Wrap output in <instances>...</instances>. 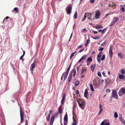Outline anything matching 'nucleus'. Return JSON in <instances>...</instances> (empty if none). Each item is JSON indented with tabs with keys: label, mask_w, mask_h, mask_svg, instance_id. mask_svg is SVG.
<instances>
[{
	"label": "nucleus",
	"mask_w": 125,
	"mask_h": 125,
	"mask_svg": "<svg viewBox=\"0 0 125 125\" xmlns=\"http://www.w3.org/2000/svg\"><path fill=\"white\" fill-rule=\"evenodd\" d=\"M77 102L80 107L82 109H83L84 108L85 105V101L83 99H79L77 100Z\"/></svg>",
	"instance_id": "1"
},
{
	"label": "nucleus",
	"mask_w": 125,
	"mask_h": 125,
	"mask_svg": "<svg viewBox=\"0 0 125 125\" xmlns=\"http://www.w3.org/2000/svg\"><path fill=\"white\" fill-rule=\"evenodd\" d=\"M36 64V61H34L33 63L31 65L30 68V71H31V72L32 74L33 73V70L35 68V66Z\"/></svg>",
	"instance_id": "2"
},
{
	"label": "nucleus",
	"mask_w": 125,
	"mask_h": 125,
	"mask_svg": "<svg viewBox=\"0 0 125 125\" xmlns=\"http://www.w3.org/2000/svg\"><path fill=\"white\" fill-rule=\"evenodd\" d=\"M125 94V89L124 88H122L119 92V95L121 96Z\"/></svg>",
	"instance_id": "3"
},
{
	"label": "nucleus",
	"mask_w": 125,
	"mask_h": 125,
	"mask_svg": "<svg viewBox=\"0 0 125 125\" xmlns=\"http://www.w3.org/2000/svg\"><path fill=\"white\" fill-rule=\"evenodd\" d=\"M112 97L116 99H117L118 98V94L116 91L115 90H113L112 93Z\"/></svg>",
	"instance_id": "4"
},
{
	"label": "nucleus",
	"mask_w": 125,
	"mask_h": 125,
	"mask_svg": "<svg viewBox=\"0 0 125 125\" xmlns=\"http://www.w3.org/2000/svg\"><path fill=\"white\" fill-rule=\"evenodd\" d=\"M67 8H66L67 12L68 14H70L71 12L72 7L71 6H68L67 7Z\"/></svg>",
	"instance_id": "5"
},
{
	"label": "nucleus",
	"mask_w": 125,
	"mask_h": 125,
	"mask_svg": "<svg viewBox=\"0 0 125 125\" xmlns=\"http://www.w3.org/2000/svg\"><path fill=\"white\" fill-rule=\"evenodd\" d=\"M24 114V112H22L21 110V108H20V115L21 117V123H22V121L24 120L23 119V115Z\"/></svg>",
	"instance_id": "6"
},
{
	"label": "nucleus",
	"mask_w": 125,
	"mask_h": 125,
	"mask_svg": "<svg viewBox=\"0 0 125 125\" xmlns=\"http://www.w3.org/2000/svg\"><path fill=\"white\" fill-rule=\"evenodd\" d=\"M73 123H75V122L76 123H77V119L76 116L75 115V114L74 113V112H73Z\"/></svg>",
	"instance_id": "7"
},
{
	"label": "nucleus",
	"mask_w": 125,
	"mask_h": 125,
	"mask_svg": "<svg viewBox=\"0 0 125 125\" xmlns=\"http://www.w3.org/2000/svg\"><path fill=\"white\" fill-rule=\"evenodd\" d=\"M100 13L99 11H97L95 14V19H98L99 18V17L100 16Z\"/></svg>",
	"instance_id": "8"
},
{
	"label": "nucleus",
	"mask_w": 125,
	"mask_h": 125,
	"mask_svg": "<svg viewBox=\"0 0 125 125\" xmlns=\"http://www.w3.org/2000/svg\"><path fill=\"white\" fill-rule=\"evenodd\" d=\"M92 58L91 57H89L87 59V65H88L92 62Z\"/></svg>",
	"instance_id": "9"
},
{
	"label": "nucleus",
	"mask_w": 125,
	"mask_h": 125,
	"mask_svg": "<svg viewBox=\"0 0 125 125\" xmlns=\"http://www.w3.org/2000/svg\"><path fill=\"white\" fill-rule=\"evenodd\" d=\"M113 54L112 48L111 47L109 50V56L111 58L112 57Z\"/></svg>",
	"instance_id": "10"
},
{
	"label": "nucleus",
	"mask_w": 125,
	"mask_h": 125,
	"mask_svg": "<svg viewBox=\"0 0 125 125\" xmlns=\"http://www.w3.org/2000/svg\"><path fill=\"white\" fill-rule=\"evenodd\" d=\"M86 55H85L83 56L80 59L79 61L78 62V63L82 61L83 60H85L86 59Z\"/></svg>",
	"instance_id": "11"
},
{
	"label": "nucleus",
	"mask_w": 125,
	"mask_h": 125,
	"mask_svg": "<svg viewBox=\"0 0 125 125\" xmlns=\"http://www.w3.org/2000/svg\"><path fill=\"white\" fill-rule=\"evenodd\" d=\"M109 6L112 7H113L114 8H115L116 7V5H115L114 3L112 2H110V3L109 4Z\"/></svg>",
	"instance_id": "12"
},
{
	"label": "nucleus",
	"mask_w": 125,
	"mask_h": 125,
	"mask_svg": "<svg viewBox=\"0 0 125 125\" xmlns=\"http://www.w3.org/2000/svg\"><path fill=\"white\" fill-rule=\"evenodd\" d=\"M88 91L86 89L85 91V92L84 93V96L86 98H88Z\"/></svg>",
	"instance_id": "13"
},
{
	"label": "nucleus",
	"mask_w": 125,
	"mask_h": 125,
	"mask_svg": "<svg viewBox=\"0 0 125 125\" xmlns=\"http://www.w3.org/2000/svg\"><path fill=\"white\" fill-rule=\"evenodd\" d=\"M65 99V94H64L63 95V96L61 101V103L62 104H64Z\"/></svg>",
	"instance_id": "14"
},
{
	"label": "nucleus",
	"mask_w": 125,
	"mask_h": 125,
	"mask_svg": "<svg viewBox=\"0 0 125 125\" xmlns=\"http://www.w3.org/2000/svg\"><path fill=\"white\" fill-rule=\"evenodd\" d=\"M54 118L55 117L54 116L51 117L50 121V125H52Z\"/></svg>",
	"instance_id": "15"
},
{
	"label": "nucleus",
	"mask_w": 125,
	"mask_h": 125,
	"mask_svg": "<svg viewBox=\"0 0 125 125\" xmlns=\"http://www.w3.org/2000/svg\"><path fill=\"white\" fill-rule=\"evenodd\" d=\"M76 73V69H73V70L70 73H72V74L73 73V76L74 77Z\"/></svg>",
	"instance_id": "16"
},
{
	"label": "nucleus",
	"mask_w": 125,
	"mask_h": 125,
	"mask_svg": "<svg viewBox=\"0 0 125 125\" xmlns=\"http://www.w3.org/2000/svg\"><path fill=\"white\" fill-rule=\"evenodd\" d=\"M13 12H15L16 13H19V11L17 8L15 7L12 10Z\"/></svg>",
	"instance_id": "17"
},
{
	"label": "nucleus",
	"mask_w": 125,
	"mask_h": 125,
	"mask_svg": "<svg viewBox=\"0 0 125 125\" xmlns=\"http://www.w3.org/2000/svg\"><path fill=\"white\" fill-rule=\"evenodd\" d=\"M96 65L95 64H93L91 66V68L92 71L94 72V69Z\"/></svg>",
	"instance_id": "18"
},
{
	"label": "nucleus",
	"mask_w": 125,
	"mask_h": 125,
	"mask_svg": "<svg viewBox=\"0 0 125 125\" xmlns=\"http://www.w3.org/2000/svg\"><path fill=\"white\" fill-rule=\"evenodd\" d=\"M68 120V118L67 116V112L66 113L64 117V121H67Z\"/></svg>",
	"instance_id": "19"
},
{
	"label": "nucleus",
	"mask_w": 125,
	"mask_h": 125,
	"mask_svg": "<svg viewBox=\"0 0 125 125\" xmlns=\"http://www.w3.org/2000/svg\"><path fill=\"white\" fill-rule=\"evenodd\" d=\"M72 73H70L69 77L68 78V81L70 82L72 79Z\"/></svg>",
	"instance_id": "20"
},
{
	"label": "nucleus",
	"mask_w": 125,
	"mask_h": 125,
	"mask_svg": "<svg viewBox=\"0 0 125 125\" xmlns=\"http://www.w3.org/2000/svg\"><path fill=\"white\" fill-rule=\"evenodd\" d=\"M125 76V75L121 74H119V77L120 79H123Z\"/></svg>",
	"instance_id": "21"
},
{
	"label": "nucleus",
	"mask_w": 125,
	"mask_h": 125,
	"mask_svg": "<svg viewBox=\"0 0 125 125\" xmlns=\"http://www.w3.org/2000/svg\"><path fill=\"white\" fill-rule=\"evenodd\" d=\"M118 55L119 57H120L121 59H122L124 54L120 52L118 54Z\"/></svg>",
	"instance_id": "22"
},
{
	"label": "nucleus",
	"mask_w": 125,
	"mask_h": 125,
	"mask_svg": "<svg viewBox=\"0 0 125 125\" xmlns=\"http://www.w3.org/2000/svg\"><path fill=\"white\" fill-rule=\"evenodd\" d=\"M74 83L75 86H77L79 85L80 83V82L78 80H77L75 81Z\"/></svg>",
	"instance_id": "23"
},
{
	"label": "nucleus",
	"mask_w": 125,
	"mask_h": 125,
	"mask_svg": "<svg viewBox=\"0 0 125 125\" xmlns=\"http://www.w3.org/2000/svg\"><path fill=\"white\" fill-rule=\"evenodd\" d=\"M90 40L89 39L87 40L86 41V42L85 44V46H87L90 43Z\"/></svg>",
	"instance_id": "24"
},
{
	"label": "nucleus",
	"mask_w": 125,
	"mask_h": 125,
	"mask_svg": "<svg viewBox=\"0 0 125 125\" xmlns=\"http://www.w3.org/2000/svg\"><path fill=\"white\" fill-rule=\"evenodd\" d=\"M94 28H95L96 29H98L103 28V27L102 26H95L94 27Z\"/></svg>",
	"instance_id": "25"
},
{
	"label": "nucleus",
	"mask_w": 125,
	"mask_h": 125,
	"mask_svg": "<svg viewBox=\"0 0 125 125\" xmlns=\"http://www.w3.org/2000/svg\"><path fill=\"white\" fill-rule=\"evenodd\" d=\"M90 87L91 89V90L92 91L94 92V90L92 84H90Z\"/></svg>",
	"instance_id": "26"
},
{
	"label": "nucleus",
	"mask_w": 125,
	"mask_h": 125,
	"mask_svg": "<svg viewBox=\"0 0 125 125\" xmlns=\"http://www.w3.org/2000/svg\"><path fill=\"white\" fill-rule=\"evenodd\" d=\"M62 112V107L61 106H60L59 107V113L60 114H61Z\"/></svg>",
	"instance_id": "27"
},
{
	"label": "nucleus",
	"mask_w": 125,
	"mask_h": 125,
	"mask_svg": "<svg viewBox=\"0 0 125 125\" xmlns=\"http://www.w3.org/2000/svg\"><path fill=\"white\" fill-rule=\"evenodd\" d=\"M120 121H121V122L123 123L124 124H125V120L121 118H119Z\"/></svg>",
	"instance_id": "28"
},
{
	"label": "nucleus",
	"mask_w": 125,
	"mask_h": 125,
	"mask_svg": "<svg viewBox=\"0 0 125 125\" xmlns=\"http://www.w3.org/2000/svg\"><path fill=\"white\" fill-rule=\"evenodd\" d=\"M77 106V104L76 103H74L73 104V111L76 108Z\"/></svg>",
	"instance_id": "29"
},
{
	"label": "nucleus",
	"mask_w": 125,
	"mask_h": 125,
	"mask_svg": "<svg viewBox=\"0 0 125 125\" xmlns=\"http://www.w3.org/2000/svg\"><path fill=\"white\" fill-rule=\"evenodd\" d=\"M77 11H76L74 15V18L76 19L77 18Z\"/></svg>",
	"instance_id": "30"
},
{
	"label": "nucleus",
	"mask_w": 125,
	"mask_h": 125,
	"mask_svg": "<svg viewBox=\"0 0 125 125\" xmlns=\"http://www.w3.org/2000/svg\"><path fill=\"white\" fill-rule=\"evenodd\" d=\"M102 53V52H100L99 53V54L97 56V57L98 58H100V57H101V53Z\"/></svg>",
	"instance_id": "31"
},
{
	"label": "nucleus",
	"mask_w": 125,
	"mask_h": 125,
	"mask_svg": "<svg viewBox=\"0 0 125 125\" xmlns=\"http://www.w3.org/2000/svg\"><path fill=\"white\" fill-rule=\"evenodd\" d=\"M107 40H105L104 43H102L101 44V45H102L103 46H105V45L107 43Z\"/></svg>",
	"instance_id": "32"
},
{
	"label": "nucleus",
	"mask_w": 125,
	"mask_h": 125,
	"mask_svg": "<svg viewBox=\"0 0 125 125\" xmlns=\"http://www.w3.org/2000/svg\"><path fill=\"white\" fill-rule=\"evenodd\" d=\"M106 28H105L104 29H103V30H102V32H101V33L102 34H103L105 32V31H106Z\"/></svg>",
	"instance_id": "33"
},
{
	"label": "nucleus",
	"mask_w": 125,
	"mask_h": 125,
	"mask_svg": "<svg viewBox=\"0 0 125 125\" xmlns=\"http://www.w3.org/2000/svg\"><path fill=\"white\" fill-rule=\"evenodd\" d=\"M71 64H70V65L69 66V67L68 68V69L66 72V73H68L69 72V70H70V68H71Z\"/></svg>",
	"instance_id": "34"
},
{
	"label": "nucleus",
	"mask_w": 125,
	"mask_h": 125,
	"mask_svg": "<svg viewBox=\"0 0 125 125\" xmlns=\"http://www.w3.org/2000/svg\"><path fill=\"white\" fill-rule=\"evenodd\" d=\"M68 73H66H66L65 74V75L64 76V80H65L66 79V78L67 77V76L68 75Z\"/></svg>",
	"instance_id": "35"
},
{
	"label": "nucleus",
	"mask_w": 125,
	"mask_h": 125,
	"mask_svg": "<svg viewBox=\"0 0 125 125\" xmlns=\"http://www.w3.org/2000/svg\"><path fill=\"white\" fill-rule=\"evenodd\" d=\"M105 55L104 54L101 58V60L102 61H103L105 59Z\"/></svg>",
	"instance_id": "36"
},
{
	"label": "nucleus",
	"mask_w": 125,
	"mask_h": 125,
	"mask_svg": "<svg viewBox=\"0 0 125 125\" xmlns=\"http://www.w3.org/2000/svg\"><path fill=\"white\" fill-rule=\"evenodd\" d=\"M86 69L84 68L82 70L81 73L82 74L83 73L84 71H86Z\"/></svg>",
	"instance_id": "37"
},
{
	"label": "nucleus",
	"mask_w": 125,
	"mask_h": 125,
	"mask_svg": "<svg viewBox=\"0 0 125 125\" xmlns=\"http://www.w3.org/2000/svg\"><path fill=\"white\" fill-rule=\"evenodd\" d=\"M50 115H48L46 119L47 121H49L50 120Z\"/></svg>",
	"instance_id": "38"
},
{
	"label": "nucleus",
	"mask_w": 125,
	"mask_h": 125,
	"mask_svg": "<svg viewBox=\"0 0 125 125\" xmlns=\"http://www.w3.org/2000/svg\"><path fill=\"white\" fill-rule=\"evenodd\" d=\"M125 72V70L123 69H122L121 70L120 73L122 74H124Z\"/></svg>",
	"instance_id": "39"
},
{
	"label": "nucleus",
	"mask_w": 125,
	"mask_h": 125,
	"mask_svg": "<svg viewBox=\"0 0 125 125\" xmlns=\"http://www.w3.org/2000/svg\"><path fill=\"white\" fill-rule=\"evenodd\" d=\"M114 117L115 118H117L118 117L117 114L116 112H115L114 113Z\"/></svg>",
	"instance_id": "40"
},
{
	"label": "nucleus",
	"mask_w": 125,
	"mask_h": 125,
	"mask_svg": "<svg viewBox=\"0 0 125 125\" xmlns=\"http://www.w3.org/2000/svg\"><path fill=\"white\" fill-rule=\"evenodd\" d=\"M74 52H73L71 53L70 57V59L71 60V59L74 56Z\"/></svg>",
	"instance_id": "41"
},
{
	"label": "nucleus",
	"mask_w": 125,
	"mask_h": 125,
	"mask_svg": "<svg viewBox=\"0 0 125 125\" xmlns=\"http://www.w3.org/2000/svg\"><path fill=\"white\" fill-rule=\"evenodd\" d=\"M115 23V21H113L112 22L111 24L109 25L110 26H111L112 25H113Z\"/></svg>",
	"instance_id": "42"
},
{
	"label": "nucleus",
	"mask_w": 125,
	"mask_h": 125,
	"mask_svg": "<svg viewBox=\"0 0 125 125\" xmlns=\"http://www.w3.org/2000/svg\"><path fill=\"white\" fill-rule=\"evenodd\" d=\"M118 20V17L115 18L113 19V21H114L115 22L116 21Z\"/></svg>",
	"instance_id": "43"
},
{
	"label": "nucleus",
	"mask_w": 125,
	"mask_h": 125,
	"mask_svg": "<svg viewBox=\"0 0 125 125\" xmlns=\"http://www.w3.org/2000/svg\"><path fill=\"white\" fill-rule=\"evenodd\" d=\"M106 122V121L105 120H104L101 123V125H104V124Z\"/></svg>",
	"instance_id": "44"
},
{
	"label": "nucleus",
	"mask_w": 125,
	"mask_h": 125,
	"mask_svg": "<svg viewBox=\"0 0 125 125\" xmlns=\"http://www.w3.org/2000/svg\"><path fill=\"white\" fill-rule=\"evenodd\" d=\"M121 10L123 12L125 11V9L124 7H123L121 9Z\"/></svg>",
	"instance_id": "45"
},
{
	"label": "nucleus",
	"mask_w": 125,
	"mask_h": 125,
	"mask_svg": "<svg viewBox=\"0 0 125 125\" xmlns=\"http://www.w3.org/2000/svg\"><path fill=\"white\" fill-rule=\"evenodd\" d=\"M9 17H8V16H7L3 20V23H4V21H5L7 19H9Z\"/></svg>",
	"instance_id": "46"
},
{
	"label": "nucleus",
	"mask_w": 125,
	"mask_h": 125,
	"mask_svg": "<svg viewBox=\"0 0 125 125\" xmlns=\"http://www.w3.org/2000/svg\"><path fill=\"white\" fill-rule=\"evenodd\" d=\"M104 48L102 47H101L98 50L99 51H102L104 50Z\"/></svg>",
	"instance_id": "47"
},
{
	"label": "nucleus",
	"mask_w": 125,
	"mask_h": 125,
	"mask_svg": "<svg viewBox=\"0 0 125 125\" xmlns=\"http://www.w3.org/2000/svg\"><path fill=\"white\" fill-rule=\"evenodd\" d=\"M102 110H103L102 109H100V111L98 113V115H99L100 114V113L102 112Z\"/></svg>",
	"instance_id": "48"
},
{
	"label": "nucleus",
	"mask_w": 125,
	"mask_h": 125,
	"mask_svg": "<svg viewBox=\"0 0 125 125\" xmlns=\"http://www.w3.org/2000/svg\"><path fill=\"white\" fill-rule=\"evenodd\" d=\"M84 49H81L80 50L79 52V53H80L82 52H83V51H84Z\"/></svg>",
	"instance_id": "49"
},
{
	"label": "nucleus",
	"mask_w": 125,
	"mask_h": 125,
	"mask_svg": "<svg viewBox=\"0 0 125 125\" xmlns=\"http://www.w3.org/2000/svg\"><path fill=\"white\" fill-rule=\"evenodd\" d=\"M64 125H66L67 124V121H64Z\"/></svg>",
	"instance_id": "50"
},
{
	"label": "nucleus",
	"mask_w": 125,
	"mask_h": 125,
	"mask_svg": "<svg viewBox=\"0 0 125 125\" xmlns=\"http://www.w3.org/2000/svg\"><path fill=\"white\" fill-rule=\"evenodd\" d=\"M52 110H50L49 111L48 115H51L52 114Z\"/></svg>",
	"instance_id": "51"
},
{
	"label": "nucleus",
	"mask_w": 125,
	"mask_h": 125,
	"mask_svg": "<svg viewBox=\"0 0 125 125\" xmlns=\"http://www.w3.org/2000/svg\"><path fill=\"white\" fill-rule=\"evenodd\" d=\"M73 32H72V33L71 34V36H70V38L69 40V41H70V39L71 38H72V36H73Z\"/></svg>",
	"instance_id": "52"
},
{
	"label": "nucleus",
	"mask_w": 125,
	"mask_h": 125,
	"mask_svg": "<svg viewBox=\"0 0 125 125\" xmlns=\"http://www.w3.org/2000/svg\"><path fill=\"white\" fill-rule=\"evenodd\" d=\"M81 65L80 66H78L77 67V71H78L79 69L80 68V67H81Z\"/></svg>",
	"instance_id": "53"
},
{
	"label": "nucleus",
	"mask_w": 125,
	"mask_h": 125,
	"mask_svg": "<svg viewBox=\"0 0 125 125\" xmlns=\"http://www.w3.org/2000/svg\"><path fill=\"white\" fill-rule=\"evenodd\" d=\"M98 75L100 77H101V74L100 72H98Z\"/></svg>",
	"instance_id": "54"
},
{
	"label": "nucleus",
	"mask_w": 125,
	"mask_h": 125,
	"mask_svg": "<svg viewBox=\"0 0 125 125\" xmlns=\"http://www.w3.org/2000/svg\"><path fill=\"white\" fill-rule=\"evenodd\" d=\"M92 31L94 34H96V33H98V32L97 31H94V30H93Z\"/></svg>",
	"instance_id": "55"
},
{
	"label": "nucleus",
	"mask_w": 125,
	"mask_h": 125,
	"mask_svg": "<svg viewBox=\"0 0 125 125\" xmlns=\"http://www.w3.org/2000/svg\"><path fill=\"white\" fill-rule=\"evenodd\" d=\"M99 37H95L94 38H93V39L95 40H96L97 39H99Z\"/></svg>",
	"instance_id": "56"
},
{
	"label": "nucleus",
	"mask_w": 125,
	"mask_h": 125,
	"mask_svg": "<svg viewBox=\"0 0 125 125\" xmlns=\"http://www.w3.org/2000/svg\"><path fill=\"white\" fill-rule=\"evenodd\" d=\"M97 60H98V62H99V63L100 62V58H97Z\"/></svg>",
	"instance_id": "57"
},
{
	"label": "nucleus",
	"mask_w": 125,
	"mask_h": 125,
	"mask_svg": "<svg viewBox=\"0 0 125 125\" xmlns=\"http://www.w3.org/2000/svg\"><path fill=\"white\" fill-rule=\"evenodd\" d=\"M94 85L95 86H97L98 84L96 83H95V82H94Z\"/></svg>",
	"instance_id": "58"
},
{
	"label": "nucleus",
	"mask_w": 125,
	"mask_h": 125,
	"mask_svg": "<svg viewBox=\"0 0 125 125\" xmlns=\"http://www.w3.org/2000/svg\"><path fill=\"white\" fill-rule=\"evenodd\" d=\"M77 123H73L72 124V125H77Z\"/></svg>",
	"instance_id": "59"
},
{
	"label": "nucleus",
	"mask_w": 125,
	"mask_h": 125,
	"mask_svg": "<svg viewBox=\"0 0 125 125\" xmlns=\"http://www.w3.org/2000/svg\"><path fill=\"white\" fill-rule=\"evenodd\" d=\"M94 0H91L90 2L91 3H93L94 2Z\"/></svg>",
	"instance_id": "60"
},
{
	"label": "nucleus",
	"mask_w": 125,
	"mask_h": 125,
	"mask_svg": "<svg viewBox=\"0 0 125 125\" xmlns=\"http://www.w3.org/2000/svg\"><path fill=\"white\" fill-rule=\"evenodd\" d=\"M108 92L109 93L110 92V90L109 89H107L106 91V92Z\"/></svg>",
	"instance_id": "61"
},
{
	"label": "nucleus",
	"mask_w": 125,
	"mask_h": 125,
	"mask_svg": "<svg viewBox=\"0 0 125 125\" xmlns=\"http://www.w3.org/2000/svg\"><path fill=\"white\" fill-rule=\"evenodd\" d=\"M24 56H23V55H22L20 58V59H21L22 60H23V57Z\"/></svg>",
	"instance_id": "62"
},
{
	"label": "nucleus",
	"mask_w": 125,
	"mask_h": 125,
	"mask_svg": "<svg viewBox=\"0 0 125 125\" xmlns=\"http://www.w3.org/2000/svg\"><path fill=\"white\" fill-rule=\"evenodd\" d=\"M100 109H102V105L101 104H99Z\"/></svg>",
	"instance_id": "63"
},
{
	"label": "nucleus",
	"mask_w": 125,
	"mask_h": 125,
	"mask_svg": "<svg viewBox=\"0 0 125 125\" xmlns=\"http://www.w3.org/2000/svg\"><path fill=\"white\" fill-rule=\"evenodd\" d=\"M105 125H110L109 123L108 122L106 123Z\"/></svg>",
	"instance_id": "64"
}]
</instances>
